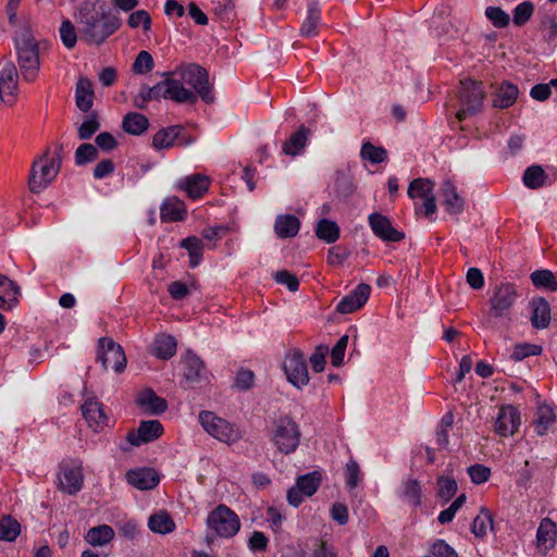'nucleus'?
Segmentation results:
<instances>
[{
  "mask_svg": "<svg viewBox=\"0 0 557 557\" xmlns=\"http://www.w3.org/2000/svg\"><path fill=\"white\" fill-rule=\"evenodd\" d=\"M77 21L81 24L83 40L88 45L100 46L122 25L120 17L97 11L94 4L85 3L79 8Z\"/></svg>",
  "mask_w": 557,
  "mask_h": 557,
  "instance_id": "obj_1",
  "label": "nucleus"
},
{
  "mask_svg": "<svg viewBox=\"0 0 557 557\" xmlns=\"http://www.w3.org/2000/svg\"><path fill=\"white\" fill-rule=\"evenodd\" d=\"M17 64L23 78L34 82L40 70L39 45L29 27L24 26L14 38Z\"/></svg>",
  "mask_w": 557,
  "mask_h": 557,
  "instance_id": "obj_2",
  "label": "nucleus"
},
{
  "mask_svg": "<svg viewBox=\"0 0 557 557\" xmlns=\"http://www.w3.org/2000/svg\"><path fill=\"white\" fill-rule=\"evenodd\" d=\"M301 432L299 424L288 416L274 420L271 442L277 451L289 455L296 451L300 444Z\"/></svg>",
  "mask_w": 557,
  "mask_h": 557,
  "instance_id": "obj_3",
  "label": "nucleus"
},
{
  "mask_svg": "<svg viewBox=\"0 0 557 557\" xmlns=\"http://www.w3.org/2000/svg\"><path fill=\"white\" fill-rule=\"evenodd\" d=\"M61 168L59 152L51 153L47 150L42 156L33 162L29 189L33 193H41L57 177Z\"/></svg>",
  "mask_w": 557,
  "mask_h": 557,
  "instance_id": "obj_4",
  "label": "nucleus"
},
{
  "mask_svg": "<svg viewBox=\"0 0 557 557\" xmlns=\"http://www.w3.org/2000/svg\"><path fill=\"white\" fill-rule=\"evenodd\" d=\"M518 286L510 282L495 284L488 289V312L492 318H508L519 299Z\"/></svg>",
  "mask_w": 557,
  "mask_h": 557,
  "instance_id": "obj_5",
  "label": "nucleus"
},
{
  "mask_svg": "<svg viewBox=\"0 0 557 557\" xmlns=\"http://www.w3.org/2000/svg\"><path fill=\"white\" fill-rule=\"evenodd\" d=\"M174 73L180 76L184 84L193 88V91L196 94V99L200 97L207 103L213 102L214 96L206 69L198 64L189 63L180 66Z\"/></svg>",
  "mask_w": 557,
  "mask_h": 557,
  "instance_id": "obj_6",
  "label": "nucleus"
},
{
  "mask_svg": "<svg viewBox=\"0 0 557 557\" xmlns=\"http://www.w3.org/2000/svg\"><path fill=\"white\" fill-rule=\"evenodd\" d=\"M209 531L219 537L235 536L240 529L238 516L225 505H219L207 517Z\"/></svg>",
  "mask_w": 557,
  "mask_h": 557,
  "instance_id": "obj_7",
  "label": "nucleus"
},
{
  "mask_svg": "<svg viewBox=\"0 0 557 557\" xmlns=\"http://www.w3.org/2000/svg\"><path fill=\"white\" fill-rule=\"evenodd\" d=\"M458 97L460 109L457 111L456 116L459 122L479 113L483 108L484 90L481 83L472 79L460 82Z\"/></svg>",
  "mask_w": 557,
  "mask_h": 557,
  "instance_id": "obj_8",
  "label": "nucleus"
},
{
  "mask_svg": "<svg viewBox=\"0 0 557 557\" xmlns=\"http://www.w3.org/2000/svg\"><path fill=\"white\" fill-rule=\"evenodd\" d=\"M198 421L208 434L220 442L232 444L240 438V432L234 424L212 411H201Z\"/></svg>",
  "mask_w": 557,
  "mask_h": 557,
  "instance_id": "obj_9",
  "label": "nucleus"
},
{
  "mask_svg": "<svg viewBox=\"0 0 557 557\" xmlns=\"http://www.w3.org/2000/svg\"><path fill=\"white\" fill-rule=\"evenodd\" d=\"M97 360L101 362L103 369H112L116 373L122 372L126 367L122 346L107 337L99 341Z\"/></svg>",
  "mask_w": 557,
  "mask_h": 557,
  "instance_id": "obj_10",
  "label": "nucleus"
},
{
  "mask_svg": "<svg viewBox=\"0 0 557 557\" xmlns=\"http://www.w3.org/2000/svg\"><path fill=\"white\" fill-rule=\"evenodd\" d=\"M287 380L298 389H301L309 383L308 367L305 356L295 350L286 355L283 363Z\"/></svg>",
  "mask_w": 557,
  "mask_h": 557,
  "instance_id": "obj_11",
  "label": "nucleus"
},
{
  "mask_svg": "<svg viewBox=\"0 0 557 557\" xmlns=\"http://www.w3.org/2000/svg\"><path fill=\"white\" fill-rule=\"evenodd\" d=\"M58 479L61 491L70 495L78 493L84 484L82 463L75 460L62 462Z\"/></svg>",
  "mask_w": 557,
  "mask_h": 557,
  "instance_id": "obj_12",
  "label": "nucleus"
},
{
  "mask_svg": "<svg viewBox=\"0 0 557 557\" xmlns=\"http://www.w3.org/2000/svg\"><path fill=\"white\" fill-rule=\"evenodd\" d=\"M368 222L373 234L385 243H398L405 238V233L395 228L391 219L382 213L369 214Z\"/></svg>",
  "mask_w": 557,
  "mask_h": 557,
  "instance_id": "obj_13",
  "label": "nucleus"
},
{
  "mask_svg": "<svg viewBox=\"0 0 557 557\" xmlns=\"http://www.w3.org/2000/svg\"><path fill=\"white\" fill-rule=\"evenodd\" d=\"M411 199L420 198L423 213L428 216L436 212V202L434 196V183L428 178L413 180L407 190Z\"/></svg>",
  "mask_w": 557,
  "mask_h": 557,
  "instance_id": "obj_14",
  "label": "nucleus"
},
{
  "mask_svg": "<svg viewBox=\"0 0 557 557\" xmlns=\"http://www.w3.org/2000/svg\"><path fill=\"white\" fill-rule=\"evenodd\" d=\"M18 75L13 63H7L0 72V99L8 106H13L18 90Z\"/></svg>",
  "mask_w": 557,
  "mask_h": 557,
  "instance_id": "obj_15",
  "label": "nucleus"
},
{
  "mask_svg": "<svg viewBox=\"0 0 557 557\" xmlns=\"http://www.w3.org/2000/svg\"><path fill=\"white\" fill-rule=\"evenodd\" d=\"M371 294V286L360 283L348 295L344 296L336 305V311L342 314H348L359 310L368 301Z\"/></svg>",
  "mask_w": 557,
  "mask_h": 557,
  "instance_id": "obj_16",
  "label": "nucleus"
},
{
  "mask_svg": "<svg viewBox=\"0 0 557 557\" xmlns=\"http://www.w3.org/2000/svg\"><path fill=\"white\" fill-rule=\"evenodd\" d=\"M163 426L158 420L141 421L137 430L131 431L126 440L133 446H140L159 438Z\"/></svg>",
  "mask_w": 557,
  "mask_h": 557,
  "instance_id": "obj_17",
  "label": "nucleus"
},
{
  "mask_svg": "<svg viewBox=\"0 0 557 557\" xmlns=\"http://www.w3.org/2000/svg\"><path fill=\"white\" fill-rule=\"evenodd\" d=\"M520 425V414L517 408L511 405L503 406L495 421V432L504 437L513 435Z\"/></svg>",
  "mask_w": 557,
  "mask_h": 557,
  "instance_id": "obj_18",
  "label": "nucleus"
},
{
  "mask_svg": "<svg viewBox=\"0 0 557 557\" xmlns=\"http://www.w3.org/2000/svg\"><path fill=\"white\" fill-rule=\"evenodd\" d=\"M82 413L89 428L95 432L101 431L108 424V417L103 411L101 403L96 398H87L82 405Z\"/></svg>",
  "mask_w": 557,
  "mask_h": 557,
  "instance_id": "obj_19",
  "label": "nucleus"
},
{
  "mask_svg": "<svg viewBox=\"0 0 557 557\" xmlns=\"http://www.w3.org/2000/svg\"><path fill=\"white\" fill-rule=\"evenodd\" d=\"M210 178L203 174H193L182 177L177 182V187L184 190L191 199L201 198L209 189Z\"/></svg>",
  "mask_w": 557,
  "mask_h": 557,
  "instance_id": "obj_20",
  "label": "nucleus"
},
{
  "mask_svg": "<svg viewBox=\"0 0 557 557\" xmlns=\"http://www.w3.org/2000/svg\"><path fill=\"white\" fill-rule=\"evenodd\" d=\"M127 482L141 491L151 490L159 483V475L154 469L139 468L129 470L126 473Z\"/></svg>",
  "mask_w": 557,
  "mask_h": 557,
  "instance_id": "obj_21",
  "label": "nucleus"
},
{
  "mask_svg": "<svg viewBox=\"0 0 557 557\" xmlns=\"http://www.w3.org/2000/svg\"><path fill=\"white\" fill-rule=\"evenodd\" d=\"M136 405L150 414L162 413L168 408L165 399L159 397L151 388H146L137 395Z\"/></svg>",
  "mask_w": 557,
  "mask_h": 557,
  "instance_id": "obj_22",
  "label": "nucleus"
},
{
  "mask_svg": "<svg viewBox=\"0 0 557 557\" xmlns=\"http://www.w3.org/2000/svg\"><path fill=\"white\" fill-rule=\"evenodd\" d=\"M184 377L186 381L196 383L206 379L207 370L202 360L193 351L188 350L183 359Z\"/></svg>",
  "mask_w": 557,
  "mask_h": 557,
  "instance_id": "obj_23",
  "label": "nucleus"
},
{
  "mask_svg": "<svg viewBox=\"0 0 557 557\" xmlns=\"http://www.w3.org/2000/svg\"><path fill=\"white\" fill-rule=\"evenodd\" d=\"M441 197L443 199V206L449 214H460L463 211L465 200L458 195L457 189L451 182L446 181L443 183L441 187Z\"/></svg>",
  "mask_w": 557,
  "mask_h": 557,
  "instance_id": "obj_24",
  "label": "nucleus"
},
{
  "mask_svg": "<svg viewBox=\"0 0 557 557\" xmlns=\"http://www.w3.org/2000/svg\"><path fill=\"white\" fill-rule=\"evenodd\" d=\"M115 537V531L108 524H100L90 528L84 535V540L92 547H103L109 545Z\"/></svg>",
  "mask_w": 557,
  "mask_h": 557,
  "instance_id": "obj_25",
  "label": "nucleus"
},
{
  "mask_svg": "<svg viewBox=\"0 0 557 557\" xmlns=\"http://www.w3.org/2000/svg\"><path fill=\"white\" fill-rule=\"evenodd\" d=\"M166 90L168 99L178 103H194L196 102V94L186 87L182 79L166 78Z\"/></svg>",
  "mask_w": 557,
  "mask_h": 557,
  "instance_id": "obj_26",
  "label": "nucleus"
},
{
  "mask_svg": "<svg viewBox=\"0 0 557 557\" xmlns=\"http://www.w3.org/2000/svg\"><path fill=\"white\" fill-rule=\"evenodd\" d=\"M300 230V220L294 214H280L274 222V232L278 238L295 237Z\"/></svg>",
  "mask_w": 557,
  "mask_h": 557,
  "instance_id": "obj_27",
  "label": "nucleus"
},
{
  "mask_svg": "<svg viewBox=\"0 0 557 557\" xmlns=\"http://www.w3.org/2000/svg\"><path fill=\"white\" fill-rule=\"evenodd\" d=\"M18 286L8 276L0 274V308H13L18 301Z\"/></svg>",
  "mask_w": 557,
  "mask_h": 557,
  "instance_id": "obj_28",
  "label": "nucleus"
},
{
  "mask_svg": "<svg viewBox=\"0 0 557 557\" xmlns=\"http://www.w3.org/2000/svg\"><path fill=\"white\" fill-rule=\"evenodd\" d=\"M557 536V527L554 521L549 518H544L536 532V542L540 548L547 550L552 548L555 544Z\"/></svg>",
  "mask_w": 557,
  "mask_h": 557,
  "instance_id": "obj_29",
  "label": "nucleus"
},
{
  "mask_svg": "<svg viewBox=\"0 0 557 557\" xmlns=\"http://www.w3.org/2000/svg\"><path fill=\"white\" fill-rule=\"evenodd\" d=\"M75 100L77 108L83 112H88L94 103L92 84L87 78H79L76 84Z\"/></svg>",
  "mask_w": 557,
  "mask_h": 557,
  "instance_id": "obj_30",
  "label": "nucleus"
},
{
  "mask_svg": "<svg viewBox=\"0 0 557 557\" xmlns=\"http://www.w3.org/2000/svg\"><path fill=\"white\" fill-rule=\"evenodd\" d=\"M531 323L535 329H545L550 322V308L544 298L534 299L531 302Z\"/></svg>",
  "mask_w": 557,
  "mask_h": 557,
  "instance_id": "obj_31",
  "label": "nucleus"
},
{
  "mask_svg": "<svg viewBox=\"0 0 557 557\" xmlns=\"http://www.w3.org/2000/svg\"><path fill=\"white\" fill-rule=\"evenodd\" d=\"M148 528L157 534H169L172 533L176 525L170 513L164 510H160L150 516L148 520Z\"/></svg>",
  "mask_w": 557,
  "mask_h": 557,
  "instance_id": "obj_32",
  "label": "nucleus"
},
{
  "mask_svg": "<svg viewBox=\"0 0 557 557\" xmlns=\"http://www.w3.org/2000/svg\"><path fill=\"white\" fill-rule=\"evenodd\" d=\"M309 129L301 126L283 145V152L288 156L300 154L308 141Z\"/></svg>",
  "mask_w": 557,
  "mask_h": 557,
  "instance_id": "obj_33",
  "label": "nucleus"
},
{
  "mask_svg": "<svg viewBox=\"0 0 557 557\" xmlns=\"http://www.w3.org/2000/svg\"><path fill=\"white\" fill-rule=\"evenodd\" d=\"M321 22V10L318 3L312 2L308 5L307 15L300 27V34L306 37L318 35Z\"/></svg>",
  "mask_w": 557,
  "mask_h": 557,
  "instance_id": "obj_34",
  "label": "nucleus"
},
{
  "mask_svg": "<svg viewBox=\"0 0 557 557\" xmlns=\"http://www.w3.org/2000/svg\"><path fill=\"white\" fill-rule=\"evenodd\" d=\"M176 341L171 335H159L152 345L153 355L162 360L172 358L176 352Z\"/></svg>",
  "mask_w": 557,
  "mask_h": 557,
  "instance_id": "obj_35",
  "label": "nucleus"
},
{
  "mask_svg": "<svg viewBox=\"0 0 557 557\" xmlns=\"http://www.w3.org/2000/svg\"><path fill=\"white\" fill-rule=\"evenodd\" d=\"M517 97V86L510 83H503L495 92L493 104L496 108L505 109L512 106Z\"/></svg>",
  "mask_w": 557,
  "mask_h": 557,
  "instance_id": "obj_36",
  "label": "nucleus"
},
{
  "mask_svg": "<svg viewBox=\"0 0 557 557\" xmlns=\"http://www.w3.org/2000/svg\"><path fill=\"white\" fill-rule=\"evenodd\" d=\"M185 206L177 198L168 199L161 207V220L175 222L182 221L185 216Z\"/></svg>",
  "mask_w": 557,
  "mask_h": 557,
  "instance_id": "obj_37",
  "label": "nucleus"
},
{
  "mask_svg": "<svg viewBox=\"0 0 557 557\" xmlns=\"http://www.w3.org/2000/svg\"><path fill=\"white\" fill-rule=\"evenodd\" d=\"M149 126L148 119L137 112L127 113L123 119V129L132 135H141Z\"/></svg>",
  "mask_w": 557,
  "mask_h": 557,
  "instance_id": "obj_38",
  "label": "nucleus"
},
{
  "mask_svg": "<svg viewBox=\"0 0 557 557\" xmlns=\"http://www.w3.org/2000/svg\"><path fill=\"white\" fill-rule=\"evenodd\" d=\"M315 235L327 244L335 243L339 238V226L335 221L321 219L317 223Z\"/></svg>",
  "mask_w": 557,
  "mask_h": 557,
  "instance_id": "obj_39",
  "label": "nucleus"
},
{
  "mask_svg": "<svg viewBox=\"0 0 557 557\" xmlns=\"http://www.w3.org/2000/svg\"><path fill=\"white\" fill-rule=\"evenodd\" d=\"M490 530H493V517L488 509L482 507L479 515L473 519L471 532L475 537L483 539Z\"/></svg>",
  "mask_w": 557,
  "mask_h": 557,
  "instance_id": "obj_40",
  "label": "nucleus"
},
{
  "mask_svg": "<svg viewBox=\"0 0 557 557\" xmlns=\"http://www.w3.org/2000/svg\"><path fill=\"white\" fill-rule=\"evenodd\" d=\"M181 131L182 127L180 125L170 126L159 131L153 136V147L157 149L171 148L174 145L175 140L178 138Z\"/></svg>",
  "mask_w": 557,
  "mask_h": 557,
  "instance_id": "obj_41",
  "label": "nucleus"
},
{
  "mask_svg": "<svg viewBox=\"0 0 557 557\" xmlns=\"http://www.w3.org/2000/svg\"><path fill=\"white\" fill-rule=\"evenodd\" d=\"M400 497L410 506L418 507L421 505L422 490L420 483L416 479H407L403 483Z\"/></svg>",
  "mask_w": 557,
  "mask_h": 557,
  "instance_id": "obj_42",
  "label": "nucleus"
},
{
  "mask_svg": "<svg viewBox=\"0 0 557 557\" xmlns=\"http://www.w3.org/2000/svg\"><path fill=\"white\" fill-rule=\"evenodd\" d=\"M554 409L548 405H541L537 407L536 420H535V432L537 435L546 434L548 428L555 421Z\"/></svg>",
  "mask_w": 557,
  "mask_h": 557,
  "instance_id": "obj_43",
  "label": "nucleus"
},
{
  "mask_svg": "<svg viewBox=\"0 0 557 557\" xmlns=\"http://www.w3.org/2000/svg\"><path fill=\"white\" fill-rule=\"evenodd\" d=\"M523 184L531 189H537L545 185L547 174L540 165H531L523 173Z\"/></svg>",
  "mask_w": 557,
  "mask_h": 557,
  "instance_id": "obj_44",
  "label": "nucleus"
},
{
  "mask_svg": "<svg viewBox=\"0 0 557 557\" xmlns=\"http://www.w3.org/2000/svg\"><path fill=\"white\" fill-rule=\"evenodd\" d=\"M532 284L537 288H545L552 292L557 290V281L549 270H536L530 275Z\"/></svg>",
  "mask_w": 557,
  "mask_h": 557,
  "instance_id": "obj_45",
  "label": "nucleus"
},
{
  "mask_svg": "<svg viewBox=\"0 0 557 557\" xmlns=\"http://www.w3.org/2000/svg\"><path fill=\"white\" fill-rule=\"evenodd\" d=\"M320 474L318 472H311L300 475L297 479L296 486H298L301 493L309 497L312 496L320 485Z\"/></svg>",
  "mask_w": 557,
  "mask_h": 557,
  "instance_id": "obj_46",
  "label": "nucleus"
},
{
  "mask_svg": "<svg viewBox=\"0 0 557 557\" xmlns=\"http://www.w3.org/2000/svg\"><path fill=\"white\" fill-rule=\"evenodd\" d=\"M360 157L373 164H379L387 159V152L382 147L373 146L370 143H363L360 150Z\"/></svg>",
  "mask_w": 557,
  "mask_h": 557,
  "instance_id": "obj_47",
  "label": "nucleus"
},
{
  "mask_svg": "<svg viewBox=\"0 0 557 557\" xmlns=\"http://www.w3.org/2000/svg\"><path fill=\"white\" fill-rule=\"evenodd\" d=\"M21 533L20 523L11 518L4 517L0 520V540L13 542Z\"/></svg>",
  "mask_w": 557,
  "mask_h": 557,
  "instance_id": "obj_48",
  "label": "nucleus"
},
{
  "mask_svg": "<svg viewBox=\"0 0 557 557\" xmlns=\"http://www.w3.org/2000/svg\"><path fill=\"white\" fill-rule=\"evenodd\" d=\"M181 247L189 252L191 267L198 265L202 256L201 240L197 237H187L182 240Z\"/></svg>",
  "mask_w": 557,
  "mask_h": 557,
  "instance_id": "obj_49",
  "label": "nucleus"
},
{
  "mask_svg": "<svg viewBox=\"0 0 557 557\" xmlns=\"http://www.w3.org/2000/svg\"><path fill=\"white\" fill-rule=\"evenodd\" d=\"M59 33L64 47L67 49H73L77 42V35L74 24L70 20L62 21Z\"/></svg>",
  "mask_w": 557,
  "mask_h": 557,
  "instance_id": "obj_50",
  "label": "nucleus"
},
{
  "mask_svg": "<svg viewBox=\"0 0 557 557\" xmlns=\"http://www.w3.org/2000/svg\"><path fill=\"white\" fill-rule=\"evenodd\" d=\"M127 25L133 29L141 26L144 32H148L151 28L150 14L146 10L134 11L127 18Z\"/></svg>",
  "mask_w": 557,
  "mask_h": 557,
  "instance_id": "obj_51",
  "label": "nucleus"
},
{
  "mask_svg": "<svg viewBox=\"0 0 557 557\" xmlns=\"http://www.w3.org/2000/svg\"><path fill=\"white\" fill-rule=\"evenodd\" d=\"M153 66L154 62L151 54L148 51H140L133 63V71L136 74H145L150 72Z\"/></svg>",
  "mask_w": 557,
  "mask_h": 557,
  "instance_id": "obj_52",
  "label": "nucleus"
},
{
  "mask_svg": "<svg viewBox=\"0 0 557 557\" xmlns=\"http://www.w3.org/2000/svg\"><path fill=\"white\" fill-rule=\"evenodd\" d=\"M534 7L530 1L519 3L513 10V23L518 26L524 25L532 16Z\"/></svg>",
  "mask_w": 557,
  "mask_h": 557,
  "instance_id": "obj_53",
  "label": "nucleus"
},
{
  "mask_svg": "<svg viewBox=\"0 0 557 557\" xmlns=\"http://www.w3.org/2000/svg\"><path fill=\"white\" fill-rule=\"evenodd\" d=\"M485 15L497 28L507 26L510 21L509 15L498 7L486 8Z\"/></svg>",
  "mask_w": 557,
  "mask_h": 557,
  "instance_id": "obj_54",
  "label": "nucleus"
},
{
  "mask_svg": "<svg viewBox=\"0 0 557 557\" xmlns=\"http://www.w3.org/2000/svg\"><path fill=\"white\" fill-rule=\"evenodd\" d=\"M98 154L97 148L91 144H83L75 151V162L83 165L96 159Z\"/></svg>",
  "mask_w": 557,
  "mask_h": 557,
  "instance_id": "obj_55",
  "label": "nucleus"
},
{
  "mask_svg": "<svg viewBox=\"0 0 557 557\" xmlns=\"http://www.w3.org/2000/svg\"><path fill=\"white\" fill-rule=\"evenodd\" d=\"M438 496L449 500L457 492V483L454 479L441 476L437 481Z\"/></svg>",
  "mask_w": 557,
  "mask_h": 557,
  "instance_id": "obj_56",
  "label": "nucleus"
},
{
  "mask_svg": "<svg viewBox=\"0 0 557 557\" xmlns=\"http://www.w3.org/2000/svg\"><path fill=\"white\" fill-rule=\"evenodd\" d=\"M346 484L349 488H355L361 481V471L355 460H350L345 469Z\"/></svg>",
  "mask_w": 557,
  "mask_h": 557,
  "instance_id": "obj_57",
  "label": "nucleus"
},
{
  "mask_svg": "<svg viewBox=\"0 0 557 557\" xmlns=\"http://www.w3.org/2000/svg\"><path fill=\"white\" fill-rule=\"evenodd\" d=\"M541 352V347L531 344H518L515 346L511 358L520 361L530 356H537Z\"/></svg>",
  "mask_w": 557,
  "mask_h": 557,
  "instance_id": "obj_58",
  "label": "nucleus"
},
{
  "mask_svg": "<svg viewBox=\"0 0 557 557\" xmlns=\"http://www.w3.org/2000/svg\"><path fill=\"white\" fill-rule=\"evenodd\" d=\"M274 280L277 284L285 285L290 292H296L299 288L297 276L286 270L277 271L274 274Z\"/></svg>",
  "mask_w": 557,
  "mask_h": 557,
  "instance_id": "obj_59",
  "label": "nucleus"
},
{
  "mask_svg": "<svg viewBox=\"0 0 557 557\" xmlns=\"http://www.w3.org/2000/svg\"><path fill=\"white\" fill-rule=\"evenodd\" d=\"M119 534L127 540H134L139 532L138 523L133 519L121 521L116 524Z\"/></svg>",
  "mask_w": 557,
  "mask_h": 557,
  "instance_id": "obj_60",
  "label": "nucleus"
},
{
  "mask_svg": "<svg viewBox=\"0 0 557 557\" xmlns=\"http://www.w3.org/2000/svg\"><path fill=\"white\" fill-rule=\"evenodd\" d=\"M99 126L100 124L96 115L91 114L87 116L78 128V137L81 139L90 138L99 129Z\"/></svg>",
  "mask_w": 557,
  "mask_h": 557,
  "instance_id": "obj_61",
  "label": "nucleus"
},
{
  "mask_svg": "<svg viewBox=\"0 0 557 557\" xmlns=\"http://www.w3.org/2000/svg\"><path fill=\"white\" fill-rule=\"evenodd\" d=\"M468 473L474 484L485 483L491 476L490 468L479 463L469 467Z\"/></svg>",
  "mask_w": 557,
  "mask_h": 557,
  "instance_id": "obj_62",
  "label": "nucleus"
},
{
  "mask_svg": "<svg viewBox=\"0 0 557 557\" xmlns=\"http://www.w3.org/2000/svg\"><path fill=\"white\" fill-rule=\"evenodd\" d=\"M433 557H458L455 549L445 541L437 540L431 547Z\"/></svg>",
  "mask_w": 557,
  "mask_h": 557,
  "instance_id": "obj_63",
  "label": "nucleus"
},
{
  "mask_svg": "<svg viewBox=\"0 0 557 557\" xmlns=\"http://www.w3.org/2000/svg\"><path fill=\"white\" fill-rule=\"evenodd\" d=\"M311 557H337V554L332 545L325 541H319L314 545Z\"/></svg>",
  "mask_w": 557,
  "mask_h": 557,
  "instance_id": "obj_64",
  "label": "nucleus"
}]
</instances>
